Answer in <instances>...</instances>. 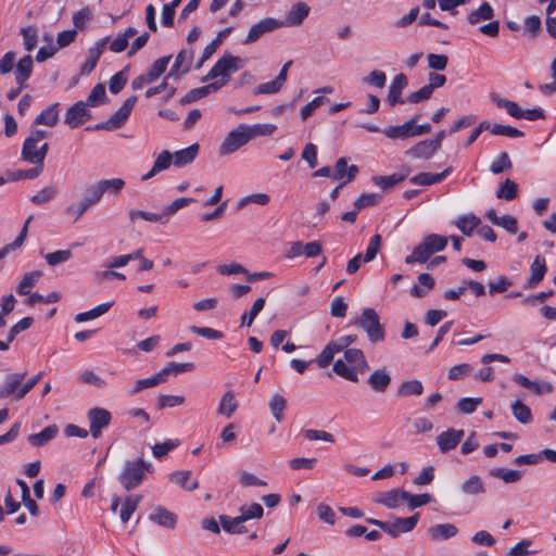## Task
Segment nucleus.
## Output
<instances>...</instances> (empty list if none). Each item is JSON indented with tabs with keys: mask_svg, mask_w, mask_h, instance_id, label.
Masks as SVG:
<instances>
[{
	"mask_svg": "<svg viewBox=\"0 0 556 556\" xmlns=\"http://www.w3.org/2000/svg\"><path fill=\"white\" fill-rule=\"evenodd\" d=\"M48 137L49 131L31 126L22 146V161L26 163H45L49 152V144L46 141Z\"/></svg>",
	"mask_w": 556,
	"mask_h": 556,
	"instance_id": "nucleus-1",
	"label": "nucleus"
},
{
	"mask_svg": "<svg viewBox=\"0 0 556 556\" xmlns=\"http://www.w3.org/2000/svg\"><path fill=\"white\" fill-rule=\"evenodd\" d=\"M344 359L345 362L337 359L333 363L332 370L349 381L357 382L358 374H365L369 369L365 355L359 349H346Z\"/></svg>",
	"mask_w": 556,
	"mask_h": 556,
	"instance_id": "nucleus-2",
	"label": "nucleus"
},
{
	"mask_svg": "<svg viewBox=\"0 0 556 556\" xmlns=\"http://www.w3.org/2000/svg\"><path fill=\"white\" fill-rule=\"evenodd\" d=\"M352 324L364 330L369 342L372 344L382 342L386 339L384 325L380 321V317L374 308H364L362 314Z\"/></svg>",
	"mask_w": 556,
	"mask_h": 556,
	"instance_id": "nucleus-3",
	"label": "nucleus"
},
{
	"mask_svg": "<svg viewBox=\"0 0 556 556\" xmlns=\"http://www.w3.org/2000/svg\"><path fill=\"white\" fill-rule=\"evenodd\" d=\"M447 245V238L431 233L427 236L405 258L406 264L426 263L432 254L443 251Z\"/></svg>",
	"mask_w": 556,
	"mask_h": 556,
	"instance_id": "nucleus-4",
	"label": "nucleus"
},
{
	"mask_svg": "<svg viewBox=\"0 0 556 556\" xmlns=\"http://www.w3.org/2000/svg\"><path fill=\"white\" fill-rule=\"evenodd\" d=\"M144 471H152V465L144 462L142 458L126 462L124 470L119 476V482L125 490L130 491L143 481Z\"/></svg>",
	"mask_w": 556,
	"mask_h": 556,
	"instance_id": "nucleus-5",
	"label": "nucleus"
},
{
	"mask_svg": "<svg viewBox=\"0 0 556 556\" xmlns=\"http://www.w3.org/2000/svg\"><path fill=\"white\" fill-rule=\"evenodd\" d=\"M249 130V125L247 124H240L232 129L222 142L218 150L219 155H229L248 144L252 140Z\"/></svg>",
	"mask_w": 556,
	"mask_h": 556,
	"instance_id": "nucleus-6",
	"label": "nucleus"
},
{
	"mask_svg": "<svg viewBox=\"0 0 556 556\" xmlns=\"http://www.w3.org/2000/svg\"><path fill=\"white\" fill-rule=\"evenodd\" d=\"M137 97L131 96L127 98L122 106L106 121L94 126L96 130H116L121 128L128 119L135 104Z\"/></svg>",
	"mask_w": 556,
	"mask_h": 556,
	"instance_id": "nucleus-7",
	"label": "nucleus"
},
{
	"mask_svg": "<svg viewBox=\"0 0 556 556\" xmlns=\"http://www.w3.org/2000/svg\"><path fill=\"white\" fill-rule=\"evenodd\" d=\"M240 62L241 59L238 56H233L230 54L224 55L214 64V66L205 76L204 80L220 77V79H227L228 81L229 75L239 70Z\"/></svg>",
	"mask_w": 556,
	"mask_h": 556,
	"instance_id": "nucleus-8",
	"label": "nucleus"
},
{
	"mask_svg": "<svg viewBox=\"0 0 556 556\" xmlns=\"http://www.w3.org/2000/svg\"><path fill=\"white\" fill-rule=\"evenodd\" d=\"M25 377L26 372L7 374L0 384V399L12 397L15 401L24 399V396H18V393L23 389V381Z\"/></svg>",
	"mask_w": 556,
	"mask_h": 556,
	"instance_id": "nucleus-9",
	"label": "nucleus"
},
{
	"mask_svg": "<svg viewBox=\"0 0 556 556\" xmlns=\"http://www.w3.org/2000/svg\"><path fill=\"white\" fill-rule=\"evenodd\" d=\"M111 419V413L105 408L94 407L88 412L90 433L94 439L101 435L102 430L110 425Z\"/></svg>",
	"mask_w": 556,
	"mask_h": 556,
	"instance_id": "nucleus-10",
	"label": "nucleus"
},
{
	"mask_svg": "<svg viewBox=\"0 0 556 556\" xmlns=\"http://www.w3.org/2000/svg\"><path fill=\"white\" fill-rule=\"evenodd\" d=\"M281 27L280 21L274 17H266L261 20L258 23L252 25L249 33L243 40L244 45H250L257 41L264 34L274 31Z\"/></svg>",
	"mask_w": 556,
	"mask_h": 556,
	"instance_id": "nucleus-11",
	"label": "nucleus"
},
{
	"mask_svg": "<svg viewBox=\"0 0 556 556\" xmlns=\"http://www.w3.org/2000/svg\"><path fill=\"white\" fill-rule=\"evenodd\" d=\"M90 117L91 114L87 110V103L78 101L67 109L64 123L71 128H77L86 121L90 119Z\"/></svg>",
	"mask_w": 556,
	"mask_h": 556,
	"instance_id": "nucleus-12",
	"label": "nucleus"
},
{
	"mask_svg": "<svg viewBox=\"0 0 556 556\" xmlns=\"http://www.w3.org/2000/svg\"><path fill=\"white\" fill-rule=\"evenodd\" d=\"M418 518L419 514L406 518H395L392 522L387 521L383 531L392 538H397L401 533L412 531L416 527Z\"/></svg>",
	"mask_w": 556,
	"mask_h": 556,
	"instance_id": "nucleus-13",
	"label": "nucleus"
},
{
	"mask_svg": "<svg viewBox=\"0 0 556 556\" xmlns=\"http://www.w3.org/2000/svg\"><path fill=\"white\" fill-rule=\"evenodd\" d=\"M465 435L464 430H456L453 428L443 431L437 437V444L441 453H447L454 450L463 440Z\"/></svg>",
	"mask_w": 556,
	"mask_h": 556,
	"instance_id": "nucleus-14",
	"label": "nucleus"
},
{
	"mask_svg": "<svg viewBox=\"0 0 556 556\" xmlns=\"http://www.w3.org/2000/svg\"><path fill=\"white\" fill-rule=\"evenodd\" d=\"M468 289H470L476 296H482L485 293V288L481 282L463 280L458 288L445 291L444 299L450 301L458 300Z\"/></svg>",
	"mask_w": 556,
	"mask_h": 556,
	"instance_id": "nucleus-15",
	"label": "nucleus"
},
{
	"mask_svg": "<svg viewBox=\"0 0 556 556\" xmlns=\"http://www.w3.org/2000/svg\"><path fill=\"white\" fill-rule=\"evenodd\" d=\"M408 496V492L394 489L387 492H380L375 497V503L386 506L389 509L397 507L405 497Z\"/></svg>",
	"mask_w": 556,
	"mask_h": 556,
	"instance_id": "nucleus-16",
	"label": "nucleus"
},
{
	"mask_svg": "<svg viewBox=\"0 0 556 556\" xmlns=\"http://www.w3.org/2000/svg\"><path fill=\"white\" fill-rule=\"evenodd\" d=\"M226 84H227V79H220V80H216L214 83H211L208 85H205V86H202V87H199V88H194V89L190 90L181 99V102L182 103L195 102L199 99H202V98L208 96L210 93L217 91L219 88H222Z\"/></svg>",
	"mask_w": 556,
	"mask_h": 556,
	"instance_id": "nucleus-17",
	"label": "nucleus"
},
{
	"mask_svg": "<svg viewBox=\"0 0 556 556\" xmlns=\"http://www.w3.org/2000/svg\"><path fill=\"white\" fill-rule=\"evenodd\" d=\"M408 79L406 75L404 74H397L393 80L391 81V85L389 86L388 91V102L391 106H394L399 103H404V100L402 99V91L407 87Z\"/></svg>",
	"mask_w": 556,
	"mask_h": 556,
	"instance_id": "nucleus-18",
	"label": "nucleus"
},
{
	"mask_svg": "<svg viewBox=\"0 0 556 556\" xmlns=\"http://www.w3.org/2000/svg\"><path fill=\"white\" fill-rule=\"evenodd\" d=\"M149 520L166 529H175L177 516L163 506H156L149 515Z\"/></svg>",
	"mask_w": 556,
	"mask_h": 556,
	"instance_id": "nucleus-19",
	"label": "nucleus"
},
{
	"mask_svg": "<svg viewBox=\"0 0 556 556\" xmlns=\"http://www.w3.org/2000/svg\"><path fill=\"white\" fill-rule=\"evenodd\" d=\"M429 538L433 542H440L452 539L457 535L458 528L453 523H437L431 526L427 531Z\"/></svg>",
	"mask_w": 556,
	"mask_h": 556,
	"instance_id": "nucleus-20",
	"label": "nucleus"
},
{
	"mask_svg": "<svg viewBox=\"0 0 556 556\" xmlns=\"http://www.w3.org/2000/svg\"><path fill=\"white\" fill-rule=\"evenodd\" d=\"M309 7L304 2L295 3L289 11L285 21H280L281 27L300 26L309 13Z\"/></svg>",
	"mask_w": 556,
	"mask_h": 556,
	"instance_id": "nucleus-21",
	"label": "nucleus"
},
{
	"mask_svg": "<svg viewBox=\"0 0 556 556\" xmlns=\"http://www.w3.org/2000/svg\"><path fill=\"white\" fill-rule=\"evenodd\" d=\"M33 58L27 54L23 56L15 65L14 78L17 86L26 88V81L33 73Z\"/></svg>",
	"mask_w": 556,
	"mask_h": 556,
	"instance_id": "nucleus-22",
	"label": "nucleus"
},
{
	"mask_svg": "<svg viewBox=\"0 0 556 556\" xmlns=\"http://www.w3.org/2000/svg\"><path fill=\"white\" fill-rule=\"evenodd\" d=\"M194 52L192 50H181L168 73V76H178L179 73L186 74L189 72L192 61H193Z\"/></svg>",
	"mask_w": 556,
	"mask_h": 556,
	"instance_id": "nucleus-23",
	"label": "nucleus"
},
{
	"mask_svg": "<svg viewBox=\"0 0 556 556\" xmlns=\"http://www.w3.org/2000/svg\"><path fill=\"white\" fill-rule=\"evenodd\" d=\"M59 122V103H53L46 108L35 118L31 126L37 127L38 125H45L48 127H54Z\"/></svg>",
	"mask_w": 556,
	"mask_h": 556,
	"instance_id": "nucleus-24",
	"label": "nucleus"
},
{
	"mask_svg": "<svg viewBox=\"0 0 556 556\" xmlns=\"http://www.w3.org/2000/svg\"><path fill=\"white\" fill-rule=\"evenodd\" d=\"M485 217L495 226L503 227L510 233H516L518 230L517 219L511 215L497 216L494 210H489Z\"/></svg>",
	"mask_w": 556,
	"mask_h": 556,
	"instance_id": "nucleus-25",
	"label": "nucleus"
},
{
	"mask_svg": "<svg viewBox=\"0 0 556 556\" xmlns=\"http://www.w3.org/2000/svg\"><path fill=\"white\" fill-rule=\"evenodd\" d=\"M172 163L173 154L167 150L162 151L154 161L152 168L142 176V180H149L153 178L156 174L167 169Z\"/></svg>",
	"mask_w": 556,
	"mask_h": 556,
	"instance_id": "nucleus-26",
	"label": "nucleus"
},
{
	"mask_svg": "<svg viewBox=\"0 0 556 556\" xmlns=\"http://www.w3.org/2000/svg\"><path fill=\"white\" fill-rule=\"evenodd\" d=\"M199 144L193 143L190 147L178 150L173 154V164L177 167H182L191 164L199 153Z\"/></svg>",
	"mask_w": 556,
	"mask_h": 556,
	"instance_id": "nucleus-27",
	"label": "nucleus"
},
{
	"mask_svg": "<svg viewBox=\"0 0 556 556\" xmlns=\"http://www.w3.org/2000/svg\"><path fill=\"white\" fill-rule=\"evenodd\" d=\"M41 276L42 273L40 270H33L24 274L16 286V292L20 295H28L30 293L31 288L36 286Z\"/></svg>",
	"mask_w": 556,
	"mask_h": 556,
	"instance_id": "nucleus-28",
	"label": "nucleus"
},
{
	"mask_svg": "<svg viewBox=\"0 0 556 556\" xmlns=\"http://www.w3.org/2000/svg\"><path fill=\"white\" fill-rule=\"evenodd\" d=\"M546 270L547 268L544 257L538 255L531 264V276L528 279L527 287L533 288L542 281Z\"/></svg>",
	"mask_w": 556,
	"mask_h": 556,
	"instance_id": "nucleus-29",
	"label": "nucleus"
},
{
	"mask_svg": "<svg viewBox=\"0 0 556 556\" xmlns=\"http://www.w3.org/2000/svg\"><path fill=\"white\" fill-rule=\"evenodd\" d=\"M391 382L390 375L384 369H376L369 376L368 383L376 392H384Z\"/></svg>",
	"mask_w": 556,
	"mask_h": 556,
	"instance_id": "nucleus-30",
	"label": "nucleus"
},
{
	"mask_svg": "<svg viewBox=\"0 0 556 556\" xmlns=\"http://www.w3.org/2000/svg\"><path fill=\"white\" fill-rule=\"evenodd\" d=\"M386 137L390 139H407L413 137L412 118L403 125L390 126L382 130Z\"/></svg>",
	"mask_w": 556,
	"mask_h": 556,
	"instance_id": "nucleus-31",
	"label": "nucleus"
},
{
	"mask_svg": "<svg viewBox=\"0 0 556 556\" xmlns=\"http://www.w3.org/2000/svg\"><path fill=\"white\" fill-rule=\"evenodd\" d=\"M102 195L105 193L117 197L125 187V180L122 178L100 179L96 181Z\"/></svg>",
	"mask_w": 556,
	"mask_h": 556,
	"instance_id": "nucleus-32",
	"label": "nucleus"
},
{
	"mask_svg": "<svg viewBox=\"0 0 556 556\" xmlns=\"http://www.w3.org/2000/svg\"><path fill=\"white\" fill-rule=\"evenodd\" d=\"M408 174L409 169L406 168L400 173H394L390 176H376L372 178V181L381 189H388L403 181L408 176Z\"/></svg>",
	"mask_w": 556,
	"mask_h": 556,
	"instance_id": "nucleus-33",
	"label": "nucleus"
},
{
	"mask_svg": "<svg viewBox=\"0 0 556 556\" xmlns=\"http://www.w3.org/2000/svg\"><path fill=\"white\" fill-rule=\"evenodd\" d=\"M419 285L412 288L410 294L415 298H424L434 287V279L427 273L418 276Z\"/></svg>",
	"mask_w": 556,
	"mask_h": 556,
	"instance_id": "nucleus-34",
	"label": "nucleus"
},
{
	"mask_svg": "<svg viewBox=\"0 0 556 556\" xmlns=\"http://www.w3.org/2000/svg\"><path fill=\"white\" fill-rule=\"evenodd\" d=\"M113 304H114V302H112V301L105 302V303L99 304L98 306L91 308L90 311L79 313L75 316V321L76 323H85L88 320L96 319V318L104 315L105 313H108L110 311V308L113 306Z\"/></svg>",
	"mask_w": 556,
	"mask_h": 556,
	"instance_id": "nucleus-35",
	"label": "nucleus"
},
{
	"mask_svg": "<svg viewBox=\"0 0 556 556\" xmlns=\"http://www.w3.org/2000/svg\"><path fill=\"white\" fill-rule=\"evenodd\" d=\"M218 519L223 529L230 534H242L247 532V528L241 526L243 521L239 516L231 518L226 515H220Z\"/></svg>",
	"mask_w": 556,
	"mask_h": 556,
	"instance_id": "nucleus-36",
	"label": "nucleus"
},
{
	"mask_svg": "<svg viewBox=\"0 0 556 556\" xmlns=\"http://www.w3.org/2000/svg\"><path fill=\"white\" fill-rule=\"evenodd\" d=\"M58 427L55 425L46 427L42 431L30 434L28 442L34 446H42L58 434Z\"/></svg>",
	"mask_w": 556,
	"mask_h": 556,
	"instance_id": "nucleus-37",
	"label": "nucleus"
},
{
	"mask_svg": "<svg viewBox=\"0 0 556 556\" xmlns=\"http://www.w3.org/2000/svg\"><path fill=\"white\" fill-rule=\"evenodd\" d=\"M193 368H194L193 363L178 364V363L170 362L157 374L163 383L167 380V377L169 375H178L180 372L191 371V370H193Z\"/></svg>",
	"mask_w": 556,
	"mask_h": 556,
	"instance_id": "nucleus-38",
	"label": "nucleus"
},
{
	"mask_svg": "<svg viewBox=\"0 0 556 556\" xmlns=\"http://www.w3.org/2000/svg\"><path fill=\"white\" fill-rule=\"evenodd\" d=\"M172 56H163L153 62L149 71L144 74L148 81L154 83L161 75H163L168 66Z\"/></svg>",
	"mask_w": 556,
	"mask_h": 556,
	"instance_id": "nucleus-39",
	"label": "nucleus"
},
{
	"mask_svg": "<svg viewBox=\"0 0 556 556\" xmlns=\"http://www.w3.org/2000/svg\"><path fill=\"white\" fill-rule=\"evenodd\" d=\"M190 476H191L190 470L175 471L170 475L169 480L172 482L180 485L186 491H194L199 488V481L193 480L191 483H188Z\"/></svg>",
	"mask_w": 556,
	"mask_h": 556,
	"instance_id": "nucleus-40",
	"label": "nucleus"
},
{
	"mask_svg": "<svg viewBox=\"0 0 556 556\" xmlns=\"http://www.w3.org/2000/svg\"><path fill=\"white\" fill-rule=\"evenodd\" d=\"M437 150L432 147L430 140H422L416 143L409 151L407 152L414 159H430Z\"/></svg>",
	"mask_w": 556,
	"mask_h": 556,
	"instance_id": "nucleus-41",
	"label": "nucleus"
},
{
	"mask_svg": "<svg viewBox=\"0 0 556 556\" xmlns=\"http://www.w3.org/2000/svg\"><path fill=\"white\" fill-rule=\"evenodd\" d=\"M494 15V10L489 2H483L477 10L472 11L467 20L471 25H476L481 21L491 20Z\"/></svg>",
	"mask_w": 556,
	"mask_h": 556,
	"instance_id": "nucleus-42",
	"label": "nucleus"
},
{
	"mask_svg": "<svg viewBox=\"0 0 556 556\" xmlns=\"http://www.w3.org/2000/svg\"><path fill=\"white\" fill-rule=\"evenodd\" d=\"M141 498L142 497L140 495H130L126 497L119 511V518L124 523L129 521L131 515L136 511Z\"/></svg>",
	"mask_w": 556,
	"mask_h": 556,
	"instance_id": "nucleus-43",
	"label": "nucleus"
},
{
	"mask_svg": "<svg viewBox=\"0 0 556 556\" xmlns=\"http://www.w3.org/2000/svg\"><path fill=\"white\" fill-rule=\"evenodd\" d=\"M237 407H238V403L235 399L233 392L227 391L220 400V403L218 406V414H220L227 418H230L232 416V414L235 413V410L237 409Z\"/></svg>",
	"mask_w": 556,
	"mask_h": 556,
	"instance_id": "nucleus-44",
	"label": "nucleus"
},
{
	"mask_svg": "<svg viewBox=\"0 0 556 556\" xmlns=\"http://www.w3.org/2000/svg\"><path fill=\"white\" fill-rule=\"evenodd\" d=\"M480 224V218H478L473 214H468L460 216L456 219L455 225L456 227L465 235V236H471L473 229L478 227Z\"/></svg>",
	"mask_w": 556,
	"mask_h": 556,
	"instance_id": "nucleus-45",
	"label": "nucleus"
},
{
	"mask_svg": "<svg viewBox=\"0 0 556 556\" xmlns=\"http://www.w3.org/2000/svg\"><path fill=\"white\" fill-rule=\"evenodd\" d=\"M460 491L466 495H478L484 493V485L479 476H471L460 485Z\"/></svg>",
	"mask_w": 556,
	"mask_h": 556,
	"instance_id": "nucleus-46",
	"label": "nucleus"
},
{
	"mask_svg": "<svg viewBox=\"0 0 556 556\" xmlns=\"http://www.w3.org/2000/svg\"><path fill=\"white\" fill-rule=\"evenodd\" d=\"M491 476L503 480L505 483L518 482L522 475L519 470L507 468H494L490 471Z\"/></svg>",
	"mask_w": 556,
	"mask_h": 556,
	"instance_id": "nucleus-47",
	"label": "nucleus"
},
{
	"mask_svg": "<svg viewBox=\"0 0 556 556\" xmlns=\"http://www.w3.org/2000/svg\"><path fill=\"white\" fill-rule=\"evenodd\" d=\"M56 193L58 188L55 186H47L33 194L30 197V202L36 205H42L53 200Z\"/></svg>",
	"mask_w": 556,
	"mask_h": 556,
	"instance_id": "nucleus-48",
	"label": "nucleus"
},
{
	"mask_svg": "<svg viewBox=\"0 0 556 556\" xmlns=\"http://www.w3.org/2000/svg\"><path fill=\"white\" fill-rule=\"evenodd\" d=\"M513 416L521 424L527 425L532 421V414L530 408L520 401L511 404Z\"/></svg>",
	"mask_w": 556,
	"mask_h": 556,
	"instance_id": "nucleus-49",
	"label": "nucleus"
},
{
	"mask_svg": "<svg viewBox=\"0 0 556 556\" xmlns=\"http://www.w3.org/2000/svg\"><path fill=\"white\" fill-rule=\"evenodd\" d=\"M518 185L511 180L506 179L496 191V197L506 201H511L517 197Z\"/></svg>",
	"mask_w": 556,
	"mask_h": 556,
	"instance_id": "nucleus-50",
	"label": "nucleus"
},
{
	"mask_svg": "<svg viewBox=\"0 0 556 556\" xmlns=\"http://www.w3.org/2000/svg\"><path fill=\"white\" fill-rule=\"evenodd\" d=\"M239 510V517L243 522L250 519H261L264 514V509L258 503H253L250 506H241Z\"/></svg>",
	"mask_w": 556,
	"mask_h": 556,
	"instance_id": "nucleus-51",
	"label": "nucleus"
},
{
	"mask_svg": "<svg viewBox=\"0 0 556 556\" xmlns=\"http://www.w3.org/2000/svg\"><path fill=\"white\" fill-rule=\"evenodd\" d=\"M424 391L422 383L419 380L404 381L397 391L401 396L420 395Z\"/></svg>",
	"mask_w": 556,
	"mask_h": 556,
	"instance_id": "nucleus-52",
	"label": "nucleus"
},
{
	"mask_svg": "<svg viewBox=\"0 0 556 556\" xmlns=\"http://www.w3.org/2000/svg\"><path fill=\"white\" fill-rule=\"evenodd\" d=\"M160 383H162V380L156 372L152 377L136 380L134 387L129 390V394L135 395L144 389L153 388Z\"/></svg>",
	"mask_w": 556,
	"mask_h": 556,
	"instance_id": "nucleus-53",
	"label": "nucleus"
},
{
	"mask_svg": "<svg viewBox=\"0 0 556 556\" xmlns=\"http://www.w3.org/2000/svg\"><path fill=\"white\" fill-rule=\"evenodd\" d=\"M286 406L287 402L280 394H275L269 402L270 412L278 422L283 418V409Z\"/></svg>",
	"mask_w": 556,
	"mask_h": 556,
	"instance_id": "nucleus-54",
	"label": "nucleus"
},
{
	"mask_svg": "<svg viewBox=\"0 0 556 556\" xmlns=\"http://www.w3.org/2000/svg\"><path fill=\"white\" fill-rule=\"evenodd\" d=\"M102 193L97 185V182L89 184L85 187V193L83 200L89 204V206H94L102 199Z\"/></svg>",
	"mask_w": 556,
	"mask_h": 556,
	"instance_id": "nucleus-55",
	"label": "nucleus"
},
{
	"mask_svg": "<svg viewBox=\"0 0 556 556\" xmlns=\"http://www.w3.org/2000/svg\"><path fill=\"white\" fill-rule=\"evenodd\" d=\"M90 208L89 204L85 202L83 199L70 204L65 208V214L74 220H78Z\"/></svg>",
	"mask_w": 556,
	"mask_h": 556,
	"instance_id": "nucleus-56",
	"label": "nucleus"
},
{
	"mask_svg": "<svg viewBox=\"0 0 556 556\" xmlns=\"http://www.w3.org/2000/svg\"><path fill=\"white\" fill-rule=\"evenodd\" d=\"M72 257L70 250H58L45 255V260L50 266H56L61 263L67 262Z\"/></svg>",
	"mask_w": 556,
	"mask_h": 556,
	"instance_id": "nucleus-57",
	"label": "nucleus"
},
{
	"mask_svg": "<svg viewBox=\"0 0 556 556\" xmlns=\"http://www.w3.org/2000/svg\"><path fill=\"white\" fill-rule=\"evenodd\" d=\"M491 132L496 136H506L510 138L523 137V132L515 127L508 125L494 124L491 128Z\"/></svg>",
	"mask_w": 556,
	"mask_h": 556,
	"instance_id": "nucleus-58",
	"label": "nucleus"
},
{
	"mask_svg": "<svg viewBox=\"0 0 556 556\" xmlns=\"http://www.w3.org/2000/svg\"><path fill=\"white\" fill-rule=\"evenodd\" d=\"M513 164H511V161L509 160V156L506 152H502L497 160H495L494 162H492L491 166H490V170L493 173V174H501L505 170H509L511 168Z\"/></svg>",
	"mask_w": 556,
	"mask_h": 556,
	"instance_id": "nucleus-59",
	"label": "nucleus"
},
{
	"mask_svg": "<svg viewBox=\"0 0 556 556\" xmlns=\"http://www.w3.org/2000/svg\"><path fill=\"white\" fill-rule=\"evenodd\" d=\"M21 34L23 36V41H24L25 50L30 52L37 46V31H36V29L34 27H31V26L23 27L21 29Z\"/></svg>",
	"mask_w": 556,
	"mask_h": 556,
	"instance_id": "nucleus-60",
	"label": "nucleus"
},
{
	"mask_svg": "<svg viewBox=\"0 0 556 556\" xmlns=\"http://www.w3.org/2000/svg\"><path fill=\"white\" fill-rule=\"evenodd\" d=\"M249 129L251 139H254L258 136H270L277 130V126L274 124H254L252 126L249 125Z\"/></svg>",
	"mask_w": 556,
	"mask_h": 556,
	"instance_id": "nucleus-61",
	"label": "nucleus"
},
{
	"mask_svg": "<svg viewBox=\"0 0 556 556\" xmlns=\"http://www.w3.org/2000/svg\"><path fill=\"white\" fill-rule=\"evenodd\" d=\"M178 445H179L178 440H168L163 443H157L152 446L153 456L156 458H161V457L165 456L166 454H168L172 450H174Z\"/></svg>",
	"mask_w": 556,
	"mask_h": 556,
	"instance_id": "nucleus-62",
	"label": "nucleus"
},
{
	"mask_svg": "<svg viewBox=\"0 0 556 556\" xmlns=\"http://www.w3.org/2000/svg\"><path fill=\"white\" fill-rule=\"evenodd\" d=\"M101 54L98 48H90L88 51V58L81 66V74L87 75L93 71Z\"/></svg>",
	"mask_w": 556,
	"mask_h": 556,
	"instance_id": "nucleus-63",
	"label": "nucleus"
},
{
	"mask_svg": "<svg viewBox=\"0 0 556 556\" xmlns=\"http://www.w3.org/2000/svg\"><path fill=\"white\" fill-rule=\"evenodd\" d=\"M481 397H463L457 403V408L465 414L473 413L481 404Z\"/></svg>",
	"mask_w": 556,
	"mask_h": 556,
	"instance_id": "nucleus-64",
	"label": "nucleus"
}]
</instances>
